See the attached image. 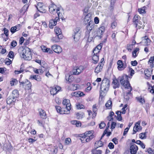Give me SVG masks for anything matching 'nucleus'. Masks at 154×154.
<instances>
[{
    "label": "nucleus",
    "instance_id": "20e7f679",
    "mask_svg": "<svg viewBox=\"0 0 154 154\" xmlns=\"http://www.w3.org/2000/svg\"><path fill=\"white\" fill-rule=\"evenodd\" d=\"M109 80L107 79H104L102 81L100 89L103 91H107L109 89Z\"/></svg>",
    "mask_w": 154,
    "mask_h": 154
},
{
    "label": "nucleus",
    "instance_id": "8fccbe9b",
    "mask_svg": "<svg viewBox=\"0 0 154 154\" xmlns=\"http://www.w3.org/2000/svg\"><path fill=\"white\" fill-rule=\"evenodd\" d=\"M70 89L71 90L74 91L77 89V86L75 84H72L70 86Z\"/></svg>",
    "mask_w": 154,
    "mask_h": 154
},
{
    "label": "nucleus",
    "instance_id": "393cba45",
    "mask_svg": "<svg viewBox=\"0 0 154 154\" xmlns=\"http://www.w3.org/2000/svg\"><path fill=\"white\" fill-rule=\"evenodd\" d=\"M148 64L152 67H154V56L151 57L149 58L148 62Z\"/></svg>",
    "mask_w": 154,
    "mask_h": 154
},
{
    "label": "nucleus",
    "instance_id": "4c0bfd02",
    "mask_svg": "<svg viewBox=\"0 0 154 154\" xmlns=\"http://www.w3.org/2000/svg\"><path fill=\"white\" fill-rule=\"evenodd\" d=\"M18 83L17 80L14 79H11L10 82V84L11 86L16 85Z\"/></svg>",
    "mask_w": 154,
    "mask_h": 154
},
{
    "label": "nucleus",
    "instance_id": "5fc2aeb1",
    "mask_svg": "<svg viewBox=\"0 0 154 154\" xmlns=\"http://www.w3.org/2000/svg\"><path fill=\"white\" fill-rule=\"evenodd\" d=\"M102 152L101 150L94 149L93 151L92 154H101Z\"/></svg>",
    "mask_w": 154,
    "mask_h": 154
},
{
    "label": "nucleus",
    "instance_id": "6e6552de",
    "mask_svg": "<svg viewBox=\"0 0 154 154\" xmlns=\"http://www.w3.org/2000/svg\"><path fill=\"white\" fill-rule=\"evenodd\" d=\"M140 121H138L137 122L133 128V134H135L137 132L140 131L142 129L140 125Z\"/></svg>",
    "mask_w": 154,
    "mask_h": 154
},
{
    "label": "nucleus",
    "instance_id": "423d86ee",
    "mask_svg": "<svg viewBox=\"0 0 154 154\" xmlns=\"http://www.w3.org/2000/svg\"><path fill=\"white\" fill-rule=\"evenodd\" d=\"M104 58H102L98 65L96 66L95 69V72L96 73H98L101 71L103 69V66L104 64Z\"/></svg>",
    "mask_w": 154,
    "mask_h": 154
},
{
    "label": "nucleus",
    "instance_id": "e433bc0d",
    "mask_svg": "<svg viewBox=\"0 0 154 154\" xmlns=\"http://www.w3.org/2000/svg\"><path fill=\"white\" fill-rule=\"evenodd\" d=\"M140 19H141L140 17L138 15H135L133 19V22L136 24L138 22Z\"/></svg>",
    "mask_w": 154,
    "mask_h": 154
},
{
    "label": "nucleus",
    "instance_id": "338daca9",
    "mask_svg": "<svg viewBox=\"0 0 154 154\" xmlns=\"http://www.w3.org/2000/svg\"><path fill=\"white\" fill-rule=\"evenodd\" d=\"M3 30L4 34L5 35L6 37H8V30L6 28H4L3 29Z\"/></svg>",
    "mask_w": 154,
    "mask_h": 154
},
{
    "label": "nucleus",
    "instance_id": "e2e57ef3",
    "mask_svg": "<svg viewBox=\"0 0 154 154\" xmlns=\"http://www.w3.org/2000/svg\"><path fill=\"white\" fill-rule=\"evenodd\" d=\"M83 114L82 113L80 114L78 113L77 114V119H82L83 117Z\"/></svg>",
    "mask_w": 154,
    "mask_h": 154
},
{
    "label": "nucleus",
    "instance_id": "3c124183",
    "mask_svg": "<svg viewBox=\"0 0 154 154\" xmlns=\"http://www.w3.org/2000/svg\"><path fill=\"white\" fill-rule=\"evenodd\" d=\"M126 92H127V93H125L124 94V98L126 100H128L129 99V97L128 95H130L131 94V93L130 92V94H128V91H125Z\"/></svg>",
    "mask_w": 154,
    "mask_h": 154
},
{
    "label": "nucleus",
    "instance_id": "864d4df0",
    "mask_svg": "<svg viewBox=\"0 0 154 154\" xmlns=\"http://www.w3.org/2000/svg\"><path fill=\"white\" fill-rule=\"evenodd\" d=\"M148 90L149 91V92L153 94L154 93V86H150L149 85V87L148 88Z\"/></svg>",
    "mask_w": 154,
    "mask_h": 154
},
{
    "label": "nucleus",
    "instance_id": "f8f14e48",
    "mask_svg": "<svg viewBox=\"0 0 154 154\" xmlns=\"http://www.w3.org/2000/svg\"><path fill=\"white\" fill-rule=\"evenodd\" d=\"M142 41L140 42L142 45L146 46L149 45L150 40L147 36L143 37L141 38Z\"/></svg>",
    "mask_w": 154,
    "mask_h": 154
},
{
    "label": "nucleus",
    "instance_id": "4d7b16f0",
    "mask_svg": "<svg viewBox=\"0 0 154 154\" xmlns=\"http://www.w3.org/2000/svg\"><path fill=\"white\" fill-rule=\"evenodd\" d=\"M127 109V105L125 104V105L124 107L122 109V111L121 112V113L123 114H125V111Z\"/></svg>",
    "mask_w": 154,
    "mask_h": 154
},
{
    "label": "nucleus",
    "instance_id": "58836bf2",
    "mask_svg": "<svg viewBox=\"0 0 154 154\" xmlns=\"http://www.w3.org/2000/svg\"><path fill=\"white\" fill-rule=\"evenodd\" d=\"M121 112L120 111H117L116 112V114L117 115V119L119 121H121L122 119L121 115Z\"/></svg>",
    "mask_w": 154,
    "mask_h": 154
},
{
    "label": "nucleus",
    "instance_id": "f03ea898",
    "mask_svg": "<svg viewBox=\"0 0 154 154\" xmlns=\"http://www.w3.org/2000/svg\"><path fill=\"white\" fill-rule=\"evenodd\" d=\"M118 79L120 81V82L122 86V88L125 89V91H128V94H129L130 92L132 91V89L128 81V76L126 75L123 76L119 77Z\"/></svg>",
    "mask_w": 154,
    "mask_h": 154
},
{
    "label": "nucleus",
    "instance_id": "f257e3e1",
    "mask_svg": "<svg viewBox=\"0 0 154 154\" xmlns=\"http://www.w3.org/2000/svg\"><path fill=\"white\" fill-rule=\"evenodd\" d=\"M20 56L26 60H30L32 59V54L30 49L26 47H21L18 50Z\"/></svg>",
    "mask_w": 154,
    "mask_h": 154
},
{
    "label": "nucleus",
    "instance_id": "f3484780",
    "mask_svg": "<svg viewBox=\"0 0 154 154\" xmlns=\"http://www.w3.org/2000/svg\"><path fill=\"white\" fill-rule=\"evenodd\" d=\"M63 104L64 105L66 106V108L70 110L71 109V104L70 100L69 99H65L63 102Z\"/></svg>",
    "mask_w": 154,
    "mask_h": 154
},
{
    "label": "nucleus",
    "instance_id": "bf43d9fd",
    "mask_svg": "<svg viewBox=\"0 0 154 154\" xmlns=\"http://www.w3.org/2000/svg\"><path fill=\"white\" fill-rule=\"evenodd\" d=\"M133 48V45H128L127 49L129 51H131Z\"/></svg>",
    "mask_w": 154,
    "mask_h": 154
},
{
    "label": "nucleus",
    "instance_id": "412c9836",
    "mask_svg": "<svg viewBox=\"0 0 154 154\" xmlns=\"http://www.w3.org/2000/svg\"><path fill=\"white\" fill-rule=\"evenodd\" d=\"M112 85L113 87L115 89L119 88V82L117 79H113Z\"/></svg>",
    "mask_w": 154,
    "mask_h": 154
},
{
    "label": "nucleus",
    "instance_id": "6e6d98bb",
    "mask_svg": "<svg viewBox=\"0 0 154 154\" xmlns=\"http://www.w3.org/2000/svg\"><path fill=\"white\" fill-rule=\"evenodd\" d=\"M139 50L138 48H136L132 52L133 56L134 57H136L137 56V52Z\"/></svg>",
    "mask_w": 154,
    "mask_h": 154
},
{
    "label": "nucleus",
    "instance_id": "f704fd0d",
    "mask_svg": "<svg viewBox=\"0 0 154 154\" xmlns=\"http://www.w3.org/2000/svg\"><path fill=\"white\" fill-rule=\"evenodd\" d=\"M72 76L70 75V74H67L66 76V80L69 82L72 81Z\"/></svg>",
    "mask_w": 154,
    "mask_h": 154
},
{
    "label": "nucleus",
    "instance_id": "c85d7f7f",
    "mask_svg": "<svg viewBox=\"0 0 154 154\" xmlns=\"http://www.w3.org/2000/svg\"><path fill=\"white\" fill-rule=\"evenodd\" d=\"M92 60H93V62L94 63H97L99 60L98 56L96 55H94L92 57Z\"/></svg>",
    "mask_w": 154,
    "mask_h": 154
},
{
    "label": "nucleus",
    "instance_id": "6ab92c4d",
    "mask_svg": "<svg viewBox=\"0 0 154 154\" xmlns=\"http://www.w3.org/2000/svg\"><path fill=\"white\" fill-rule=\"evenodd\" d=\"M143 19H140L139 21H138V22L136 23V26L139 29L140 28H143L144 27V24L143 22Z\"/></svg>",
    "mask_w": 154,
    "mask_h": 154
},
{
    "label": "nucleus",
    "instance_id": "052dcab7",
    "mask_svg": "<svg viewBox=\"0 0 154 154\" xmlns=\"http://www.w3.org/2000/svg\"><path fill=\"white\" fill-rule=\"evenodd\" d=\"M8 56L10 58H12L14 56V53L12 51H10L9 52Z\"/></svg>",
    "mask_w": 154,
    "mask_h": 154
},
{
    "label": "nucleus",
    "instance_id": "4be33fe9",
    "mask_svg": "<svg viewBox=\"0 0 154 154\" xmlns=\"http://www.w3.org/2000/svg\"><path fill=\"white\" fill-rule=\"evenodd\" d=\"M20 26L19 25L13 26L11 28L10 31L12 33H14L19 30L20 29Z\"/></svg>",
    "mask_w": 154,
    "mask_h": 154
},
{
    "label": "nucleus",
    "instance_id": "7ed1b4c3",
    "mask_svg": "<svg viewBox=\"0 0 154 154\" xmlns=\"http://www.w3.org/2000/svg\"><path fill=\"white\" fill-rule=\"evenodd\" d=\"M49 11L50 13L55 14L57 13L59 17L62 18L64 14V11L61 8L58 7L55 5L52 4L49 7Z\"/></svg>",
    "mask_w": 154,
    "mask_h": 154
},
{
    "label": "nucleus",
    "instance_id": "de8ad7c7",
    "mask_svg": "<svg viewBox=\"0 0 154 154\" xmlns=\"http://www.w3.org/2000/svg\"><path fill=\"white\" fill-rule=\"evenodd\" d=\"M145 10V7H143L141 8H139L138 9V11L140 14H144L146 13Z\"/></svg>",
    "mask_w": 154,
    "mask_h": 154
},
{
    "label": "nucleus",
    "instance_id": "a211bd4d",
    "mask_svg": "<svg viewBox=\"0 0 154 154\" xmlns=\"http://www.w3.org/2000/svg\"><path fill=\"white\" fill-rule=\"evenodd\" d=\"M84 22L86 25L92 23V21L91 20L90 14H88L85 16L84 19Z\"/></svg>",
    "mask_w": 154,
    "mask_h": 154
},
{
    "label": "nucleus",
    "instance_id": "bb28decb",
    "mask_svg": "<svg viewBox=\"0 0 154 154\" xmlns=\"http://www.w3.org/2000/svg\"><path fill=\"white\" fill-rule=\"evenodd\" d=\"M66 111H65V108H61L60 113V114H69L70 113V110L69 109L66 108Z\"/></svg>",
    "mask_w": 154,
    "mask_h": 154
},
{
    "label": "nucleus",
    "instance_id": "c756f323",
    "mask_svg": "<svg viewBox=\"0 0 154 154\" xmlns=\"http://www.w3.org/2000/svg\"><path fill=\"white\" fill-rule=\"evenodd\" d=\"M12 97L15 99H16L19 95V93L18 90H15L13 91L12 94Z\"/></svg>",
    "mask_w": 154,
    "mask_h": 154
},
{
    "label": "nucleus",
    "instance_id": "49530a36",
    "mask_svg": "<svg viewBox=\"0 0 154 154\" xmlns=\"http://www.w3.org/2000/svg\"><path fill=\"white\" fill-rule=\"evenodd\" d=\"M137 100L140 103L142 104L144 103L145 102L144 98L140 96L138 97Z\"/></svg>",
    "mask_w": 154,
    "mask_h": 154
},
{
    "label": "nucleus",
    "instance_id": "603ef678",
    "mask_svg": "<svg viewBox=\"0 0 154 154\" xmlns=\"http://www.w3.org/2000/svg\"><path fill=\"white\" fill-rule=\"evenodd\" d=\"M117 26V22L114 21L112 22L111 24V27L112 29H114Z\"/></svg>",
    "mask_w": 154,
    "mask_h": 154
},
{
    "label": "nucleus",
    "instance_id": "9d476101",
    "mask_svg": "<svg viewBox=\"0 0 154 154\" xmlns=\"http://www.w3.org/2000/svg\"><path fill=\"white\" fill-rule=\"evenodd\" d=\"M60 17H56L54 19H52L49 21V26L50 28L53 29L54 26L57 24V22L59 20Z\"/></svg>",
    "mask_w": 154,
    "mask_h": 154
},
{
    "label": "nucleus",
    "instance_id": "cd10ccee",
    "mask_svg": "<svg viewBox=\"0 0 154 154\" xmlns=\"http://www.w3.org/2000/svg\"><path fill=\"white\" fill-rule=\"evenodd\" d=\"M71 123L73 125H75L77 127H79L81 126V123L79 121L73 120L71 121Z\"/></svg>",
    "mask_w": 154,
    "mask_h": 154
},
{
    "label": "nucleus",
    "instance_id": "39448f33",
    "mask_svg": "<svg viewBox=\"0 0 154 154\" xmlns=\"http://www.w3.org/2000/svg\"><path fill=\"white\" fill-rule=\"evenodd\" d=\"M93 131H89L85 132L84 134H82L81 137L83 138L87 137L85 141L86 142H88L94 137V136L93 135Z\"/></svg>",
    "mask_w": 154,
    "mask_h": 154
},
{
    "label": "nucleus",
    "instance_id": "0eeeda50",
    "mask_svg": "<svg viewBox=\"0 0 154 154\" xmlns=\"http://www.w3.org/2000/svg\"><path fill=\"white\" fill-rule=\"evenodd\" d=\"M81 32L79 28L75 29L74 33L73 35V37L75 42H78L80 39Z\"/></svg>",
    "mask_w": 154,
    "mask_h": 154
},
{
    "label": "nucleus",
    "instance_id": "2f4dec72",
    "mask_svg": "<svg viewBox=\"0 0 154 154\" xmlns=\"http://www.w3.org/2000/svg\"><path fill=\"white\" fill-rule=\"evenodd\" d=\"M103 145V143L100 140L95 142V146L97 148L101 147Z\"/></svg>",
    "mask_w": 154,
    "mask_h": 154
},
{
    "label": "nucleus",
    "instance_id": "09e8293b",
    "mask_svg": "<svg viewBox=\"0 0 154 154\" xmlns=\"http://www.w3.org/2000/svg\"><path fill=\"white\" fill-rule=\"evenodd\" d=\"M71 143V139L69 138H66L65 140V144L66 145H68L70 144Z\"/></svg>",
    "mask_w": 154,
    "mask_h": 154
},
{
    "label": "nucleus",
    "instance_id": "a878e982",
    "mask_svg": "<svg viewBox=\"0 0 154 154\" xmlns=\"http://www.w3.org/2000/svg\"><path fill=\"white\" fill-rule=\"evenodd\" d=\"M30 79H34L38 81H40L42 79L41 77L38 75H31L30 76Z\"/></svg>",
    "mask_w": 154,
    "mask_h": 154
},
{
    "label": "nucleus",
    "instance_id": "79ce46f5",
    "mask_svg": "<svg viewBox=\"0 0 154 154\" xmlns=\"http://www.w3.org/2000/svg\"><path fill=\"white\" fill-rule=\"evenodd\" d=\"M60 37H59V36L57 35V36L52 38L51 40L54 43L57 42L59 41Z\"/></svg>",
    "mask_w": 154,
    "mask_h": 154
},
{
    "label": "nucleus",
    "instance_id": "a19ab883",
    "mask_svg": "<svg viewBox=\"0 0 154 154\" xmlns=\"http://www.w3.org/2000/svg\"><path fill=\"white\" fill-rule=\"evenodd\" d=\"M50 154H56L57 152V148H55L54 149V148H50Z\"/></svg>",
    "mask_w": 154,
    "mask_h": 154
},
{
    "label": "nucleus",
    "instance_id": "7c9ffc66",
    "mask_svg": "<svg viewBox=\"0 0 154 154\" xmlns=\"http://www.w3.org/2000/svg\"><path fill=\"white\" fill-rule=\"evenodd\" d=\"M105 106L107 109H111L112 107V102L111 100H108L105 104Z\"/></svg>",
    "mask_w": 154,
    "mask_h": 154
},
{
    "label": "nucleus",
    "instance_id": "774afa93",
    "mask_svg": "<svg viewBox=\"0 0 154 154\" xmlns=\"http://www.w3.org/2000/svg\"><path fill=\"white\" fill-rule=\"evenodd\" d=\"M41 48L43 52H46L47 50V48L45 46L42 45L41 46Z\"/></svg>",
    "mask_w": 154,
    "mask_h": 154
},
{
    "label": "nucleus",
    "instance_id": "37998d69",
    "mask_svg": "<svg viewBox=\"0 0 154 154\" xmlns=\"http://www.w3.org/2000/svg\"><path fill=\"white\" fill-rule=\"evenodd\" d=\"M146 152L149 154H154V149L150 147H149L146 149Z\"/></svg>",
    "mask_w": 154,
    "mask_h": 154
},
{
    "label": "nucleus",
    "instance_id": "b1692460",
    "mask_svg": "<svg viewBox=\"0 0 154 154\" xmlns=\"http://www.w3.org/2000/svg\"><path fill=\"white\" fill-rule=\"evenodd\" d=\"M102 48V46L101 45H99L97 46L94 50L93 53H94V54H97L100 52V50Z\"/></svg>",
    "mask_w": 154,
    "mask_h": 154
},
{
    "label": "nucleus",
    "instance_id": "c9c22d12",
    "mask_svg": "<svg viewBox=\"0 0 154 154\" xmlns=\"http://www.w3.org/2000/svg\"><path fill=\"white\" fill-rule=\"evenodd\" d=\"M54 31L57 36L60 35L61 33V29L57 27H55Z\"/></svg>",
    "mask_w": 154,
    "mask_h": 154
},
{
    "label": "nucleus",
    "instance_id": "9b49d317",
    "mask_svg": "<svg viewBox=\"0 0 154 154\" xmlns=\"http://www.w3.org/2000/svg\"><path fill=\"white\" fill-rule=\"evenodd\" d=\"M22 86L25 87L26 89L29 90L31 89L32 85L31 82L28 80H26L24 82H22L20 83Z\"/></svg>",
    "mask_w": 154,
    "mask_h": 154
},
{
    "label": "nucleus",
    "instance_id": "5701e85b",
    "mask_svg": "<svg viewBox=\"0 0 154 154\" xmlns=\"http://www.w3.org/2000/svg\"><path fill=\"white\" fill-rule=\"evenodd\" d=\"M105 30V27L104 26H102L99 27L97 30V32L98 35H102L104 32Z\"/></svg>",
    "mask_w": 154,
    "mask_h": 154
},
{
    "label": "nucleus",
    "instance_id": "0e129e2a",
    "mask_svg": "<svg viewBox=\"0 0 154 154\" xmlns=\"http://www.w3.org/2000/svg\"><path fill=\"white\" fill-rule=\"evenodd\" d=\"M6 51V50L3 48L1 46H0V54H4Z\"/></svg>",
    "mask_w": 154,
    "mask_h": 154
},
{
    "label": "nucleus",
    "instance_id": "72a5a7b5",
    "mask_svg": "<svg viewBox=\"0 0 154 154\" xmlns=\"http://www.w3.org/2000/svg\"><path fill=\"white\" fill-rule=\"evenodd\" d=\"M16 99L14 98L13 97H9L7 99V103L8 104H10L13 102H15L16 100Z\"/></svg>",
    "mask_w": 154,
    "mask_h": 154
},
{
    "label": "nucleus",
    "instance_id": "680f3d73",
    "mask_svg": "<svg viewBox=\"0 0 154 154\" xmlns=\"http://www.w3.org/2000/svg\"><path fill=\"white\" fill-rule=\"evenodd\" d=\"M5 63L7 65H9L12 62L11 60L9 59L8 58H6L5 60Z\"/></svg>",
    "mask_w": 154,
    "mask_h": 154
},
{
    "label": "nucleus",
    "instance_id": "1a4fd4ad",
    "mask_svg": "<svg viewBox=\"0 0 154 154\" xmlns=\"http://www.w3.org/2000/svg\"><path fill=\"white\" fill-rule=\"evenodd\" d=\"M36 8L38 11L41 12L45 13L46 11V7L42 3H38L36 5Z\"/></svg>",
    "mask_w": 154,
    "mask_h": 154
},
{
    "label": "nucleus",
    "instance_id": "a18cd8bd",
    "mask_svg": "<svg viewBox=\"0 0 154 154\" xmlns=\"http://www.w3.org/2000/svg\"><path fill=\"white\" fill-rule=\"evenodd\" d=\"M39 111L40 115L41 117H45L46 116V113L42 109H39Z\"/></svg>",
    "mask_w": 154,
    "mask_h": 154
},
{
    "label": "nucleus",
    "instance_id": "473e14b6",
    "mask_svg": "<svg viewBox=\"0 0 154 154\" xmlns=\"http://www.w3.org/2000/svg\"><path fill=\"white\" fill-rule=\"evenodd\" d=\"M93 110L94 113L92 115V118H94L97 115V113L96 112L97 110V108L96 107V105H94L93 106Z\"/></svg>",
    "mask_w": 154,
    "mask_h": 154
},
{
    "label": "nucleus",
    "instance_id": "69168bd1",
    "mask_svg": "<svg viewBox=\"0 0 154 154\" xmlns=\"http://www.w3.org/2000/svg\"><path fill=\"white\" fill-rule=\"evenodd\" d=\"M106 124L104 122H102L99 125V127L100 129H103L105 127Z\"/></svg>",
    "mask_w": 154,
    "mask_h": 154
},
{
    "label": "nucleus",
    "instance_id": "2eb2a0df",
    "mask_svg": "<svg viewBox=\"0 0 154 154\" xmlns=\"http://www.w3.org/2000/svg\"><path fill=\"white\" fill-rule=\"evenodd\" d=\"M61 89V88L59 86H56L54 88H52L51 89L50 91L51 94L54 95L56 94L57 92L59 91Z\"/></svg>",
    "mask_w": 154,
    "mask_h": 154
},
{
    "label": "nucleus",
    "instance_id": "13d9d810",
    "mask_svg": "<svg viewBox=\"0 0 154 154\" xmlns=\"http://www.w3.org/2000/svg\"><path fill=\"white\" fill-rule=\"evenodd\" d=\"M76 107L77 109H80L83 108L84 106L81 103H77L76 104Z\"/></svg>",
    "mask_w": 154,
    "mask_h": 154
},
{
    "label": "nucleus",
    "instance_id": "ddd939ff",
    "mask_svg": "<svg viewBox=\"0 0 154 154\" xmlns=\"http://www.w3.org/2000/svg\"><path fill=\"white\" fill-rule=\"evenodd\" d=\"M84 67L82 66L74 69L73 70V74L74 75H78L81 73L84 70Z\"/></svg>",
    "mask_w": 154,
    "mask_h": 154
},
{
    "label": "nucleus",
    "instance_id": "c03bdc74",
    "mask_svg": "<svg viewBox=\"0 0 154 154\" xmlns=\"http://www.w3.org/2000/svg\"><path fill=\"white\" fill-rule=\"evenodd\" d=\"M139 137L141 139H145L146 138V133H142L140 134L139 135Z\"/></svg>",
    "mask_w": 154,
    "mask_h": 154
},
{
    "label": "nucleus",
    "instance_id": "ea45409f",
    "mask_svg": "<svg viewBox=\"0 0 154 154\" xmlns=\"http://www.w3.org/2000/svg\"><path fill=\"white\" fill-rule=\"evenodd\" d=\"M86 25L87 29L89 31H90L93 28V26L92 23H89Z\"/></svg>",
    "mask_w": 154,
    "mask_h": 154
},
{
    "label": "nucleus",
    "instance_id": "aec40b11",
    "mask_svg": "<svg viewBox=\"0 0 154 154\" xmlns=\"http://www.w3.org/2000/svg\"><path fill=\"white\" fill-rule=\"evenodd\" d=\"M117 68L119 70H122L124 69L125 67H124V65L122 60H119L117 62Z\"/></svg>",
    "mask_w": 154,
    "mask_h": 154
},
{
    "label": "nucleus",
    "instance_id": "dca6fc26",
    "mask_svg": "<svg viewBox=\"0 0 154 154\" xmlns=\"http://www.w3.org/2000/svg\"><path fill=\"white\" fill-rule=\"evenodd\" d=\"M138 150V148L135 145H131L130 148V151L131 154H136Z\"/></svg>",
    "mask_w": 154,
    "mask_h": 154
},
{
    "label": "nucleus",
    "instance_id": "4468645a",
    "mask_svg": "<svg viewBox=\"0 0 154 154\" xmlns=\"http://www.w3.org/2000/svg\"><path fill=\"white\" fill-rule=\"evenodd\" d=\"M51 48L52 50L55 53H59L62 51V49L61 47L59 46L54 45L51 47Z\"/></svg>",
    "mask_w": 154,
    "mask_h": 154
}]
</instances>
